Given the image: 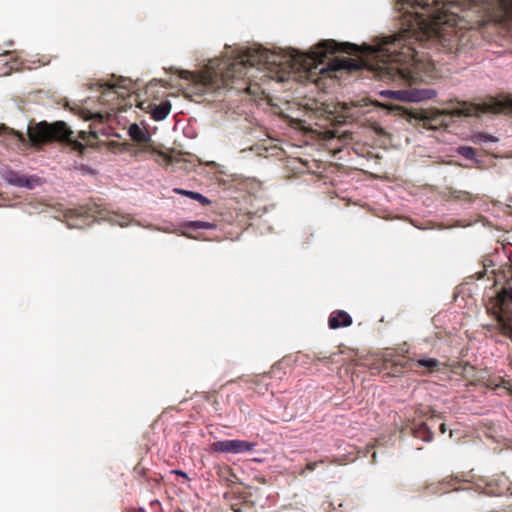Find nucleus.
<instances>
[{
  "mask_svg": "<svg viewBox=\"0 0 512 512\" xmlns=\"http://www.w3.org/2000/svg\"><path fill=\"white\" fill-rule=\"evenodd\" d=\"M487 387H489L491 389L503 387L509 391L512 390V384L510 383V381H507V380L503 379L502 377L489 379L488 383H487Z\"/></svg>",
  "mask_w": 512,
  "mask_h": 512,
  "instance_id": "2eb2a0df",
  "label": "nucleus"
},
{
  "mask_svg": "<svg viewBox=\"0 0 512 512\" xmlns=\"http://www.w3.org/2000/svg\"><path fill=\"white\" fill-rule=\"evenodd\" d=\"M459 200L471 202L473 200V196L469 192L460 191L456 196Z\"/></svg>",
  "mask_w": 512,
  "mask_h": 512,
  "instance_id": "4be33fe9",
  "label": "nucleus"
},
{
  "mask_svg": "<svg viewBox=\"0 0 512 512\" xmlns=\"http://www.w3.org/2000/svg\"><path fill=\"white\" fill-rule=\"evenodd\" d=\"M493 315L501 334L512 341V287H504L493 300Z\"/></svg>",
  "mask_w": 512,
  "mask_h": 512,
  "instance_id": "39448f33",
  "label": "nucleus"
},
{
  "mask_svg": "<svg viewBox=\"0 0 512 512\" xmlns=\"http://www.w3.org/2000/svg\"><path fill=\"white\" fill-rule=\"evenodd\" d=\"M377 368L380 371H386L389 376H399L407 370H413L417 367L426 368L429 372L438 370L440 362L436 358H425L419 360L409 359L404 355L398 354L394 349H386L377 359Z\"/></svg>",
  "mask_w": 512,
  "mask_h": 512,
  "instance_id": "20e7f679",
  "label": "nucleus"
},
{
  "mask_svg": "<svg viewBox=\"0 0 512 512\" xmlns=\"http://www.w3.org/2000/svg\"><path fill=\"white\" fill-rule=\"evenodd\" d=\"M345 351L340 349L338 352H335V353H332L331 355L327 356V355H322V353H317L314 355V360H318V361H321V362H324V363H334V362H337V360H335V357L338 355V354H344Z\"/></svg>",
  "mask_w": 512,
  "mask_h": 512,
  "instance_id": "dca6fc26",
  "label": "nucleus"
},
{
  "mask_svg": "<svg viewBox=\"0 0 512 512\" xmlns=\"http://www.w3.org/2000/svg\"><path fill=\"white\" fill-rule=\"evenodd\" d=\"M188 227L192 229H210L213 224L204 221H193L188 224Z\"/></svg>",
  "mask_w": 512,
  "mask_h": 512,
  "instance_id": "aec40b11",
  "label": "nucleus"
},
{
  "mask_svg": "<svg viewBox=\"0 0 512 512\" xmlns=\"http://www.w3.org/2000/svg\"><path fill=\"white\" fill-rule=\"evenodd\" d=\"M128 134L134 141L139 143H146L150 140L149 135L135 123L130 125Z\"/></svg>",
  "mask_w": 512,
  "mask_h": 512,
  "instance_id": "ddd939ff",
  "label": "nucleus"
},
{
  "mask_svg": "<svg viewBox=\"0 0 512 512\" xmlns=\"http://www.w3.org/2000/svg\"><path fill=\"white\" fill-rule=\"evenodd\" d=\"M349 352H350V354H351L350 356H352V355H355V354H356V353L354 352V350H349Z\"/></svg>",
  "mask_w": 512,
  "mask_h": 512,
  "instance_id": "cd10ccee",
  "label": "nucleus"
},
{
  "mask_svg": "<svg viewBox=\"0 0 512 512\" xmlns=\"http://www.w3.org/2000/svg\"><path fill=\"white\" fill-rule=\"evenodd\" d=\"M352 325L351 316L344 310L333 311L328 318V326L330 329H339L341 327H349Z\"/></svg>",
  "mask_w": 512,
  "mask_h": 512,
  "instance_id": "9d476101",
  "label": "nucleus"
},
{
  "mask_svg": "<svg viewBox=\"0 0 512 512\" xmlns=\"http://www.w3.org/2000/svg\"><path fill=\"white\" fill-rule=\"evenodd\" d=\"M476 139L478 141H483V142H487V141H492V142H495L497 139L493 136H490V135H487V134H484V133H480L478 135H476Z\"/></svg>",
  "mask_w": 512,
  "mask_h": 512,
  "instance_id": "5701e85b",
  "label": "nucleus"
},
{
  "mask_svg": "<svg viewBox=\"0 0 512 512\" xmlns=\"http://www.w3.org/2000/svg\"><path fill=\"white\" fill-rule=\"evenodd\" d=\"M507 110H512V99L498 100L491 98L489 101L477 105L463 102L462 107L455 110V114L459 116H474L480 113H502Z\"/></svg>",
  "mask_w": 512,
  "mask_h": 512,
  "instance_id": "423d86ee",
  "label": "nucleus"
},
{
  "mask_svg": "<svg viewBox=\"0 0 512 512\" xmlns=\"http://www.w3.org/2000/svg\"><path fill=\"white\" fill-rule=\"evenodd\" d=\"M457 151L461 156L469 160H473L476 157L475 149L470 146H460Z\"/></svg>",
  "mask_w": 512,
  "mask_h": 512,
  "instance_id": "f3484780",
  "label": "nucleus"
},
{
  "mask_svg": "<svg viewBox=\"0 0 512 512\" xmlns=\"http://www.w3.org/2000/svg\"><path fill=\"white\" fill-rule=\"evenodd\" d=\"M11 133L17 138L21 144L29 143L32 147L40 148L45 144L53 141L65 143L72 150L83 153L85 145L77 139L73 138V131L69 129L63 121H57L49 124L41 121L28 126L27 138L23 133L11 130Z\"/></svg>",
  "mask_w": 512,
  "mask_h": 512,
  "instance_id": "7ed1b4c3",
  "label": "nucleus"
},
{
  "mask_svg": "<svg viewBox=\"0 0 512 512\" xmlns=\"http://www.w3.org/2000/svg\"><path fill=\"white\" fill-rule=\"evenodd\" d=\"M437 422L436 418H430L428 422H422L413 428V435L416 438L422 439L425 442H430L433 439L432 428Z\"/></svg>",
  "mask_w": 512,
  "mask_h": 512,
  "instance_id": "9b49d317",
  "label": "nucleus"
},
{
  "mask_svg": "<svg viewBox=\"0 0 512 512\" xmlns=\"http://www.w3.org/2000/svg\"><path fill=\"white\" fill-rule=\"evenodd\" d=\"M255 443L244 440H221L210 444V451L216 453L240 454L254 450Z\"/></svg>",
  "mask_w": 512,
  "mask_h": 512,
  "instance_id": "0eeeda50",
  "label": "nucleus"
},
{
  "mask_svg": "<svg viewBox=\"0 0 512 512\" xmlns=\"http://www.w3.org/2000/svg\"><path fill=\"white\" fill-rule=\"evenodd\" d=\"M370 47H360L349 42L339 43L335 40H322L308 53L295 52L289 56H281L264 48H248L236 53L235 56L222 59L217 66L210 67L200 76L199 86L201 92L217 91L221 88L236 89L238 91L250 90L248 70H269L271 72L306 71L309 74L318 70L331 78H337V72H353L360 70L364 65L362 59L347 57H331L336 53L358 55Z\"/></svg>",
  "mask_w": 512,
  "mask_h": 512,
  "instance_id": "f03ea898",
  "label": "nucleus"
},
{
  "mask_svg": "<svg viewBox=\"0 0 512 512\" xmlns=\"http://www.w3.org/2000/svg\"><path fill=\"white\" fill-rule=\"evenodd\" d=\"M78 138L86 141L91 142L97 139V133L95 131H79L78 132Z\"/></svg>",
  "mask_w": 512,
  "mask_h": 512,
  "instance_id": "a211bd4d",
  "label": "nucleus"
},
{
  "mask_svg": "<svg viewBox=\"0 0 512 512\" xmlns=\"http://www.w3.org/2000/svg\"><path fill=\"white\" fill-rule=\"evenodd\" d=\"M175 192L181 195L188 196L189 198L200 202L202 205H207L210 203V201L205 196L198 192L186 191L183 189H175Z\"/></svg>",
  "mask_w": 512,
  "mask_h": 512,
  "instance_id": "4468645a",
  "label": "nucleus"
},
{
  "mask_svg": "<svg viewBox=\"0 0 512 512\" xmlns=\"http://www.w3.org/2000/svg\"><path fill=\"white\" fill-rule=\"evenodd\" d=\"M325 463H332V461H329L328 458H326V459H321L319 461L309 462L306 464L305 469L301 472V475H304L305 471H313L319 465H322Z\"/></svg>",
  "mask_w": 512,
  "mask_h": 512,
  "instance_id": "6ab92c4d",
  "label": "nucleus"
},
{
  "mask_svg": "<svg viewBox=\"0 0 512 512\" xmlns=\"http://www.w3.org/2000/svg\"><path fill=\"white\" fill-rule=\"evenodd\" d=\"M138 107L141 110H144V111L150 113L151 118L153 120L162 121L170 114L172 105H171L170 101H168V100L162 101L160 104H155V103L147 102V101H141L138 104Z\"/></svg>",
  "mask_w": 512,
  "mask_h": 512,
  "instance_id": "1a4fd4ad",
  "label": "nucleus"
},
{
  "mask_svg": "<svg viewBox=\"0 0 512 512\" xmlns=\"http://www.w3.org/2000/svg\"><path fill=\"white\" fill-rule=\"evenodd\" d=\"M412 11L402 17L401 31L397 37L384 43L377 52L378 73L382 80H391L408 88L390 91L397 100L420 102L435 97L430 88L416 85L424 80L429 64L418 58L414 44L423 45L433 38L449 35L458 27V16L450 7L459 0H402Z\"/></svg>",
  "mask_w": 512,
  "mask_h": 512,
  "instance_id": "f257e3e1",
  "label": "nucleus"
},
{
  "mask_svg": "<svg viewBox=\"0 0 512 512\" xmlns=\"http://www.w3.org/2000/svg\"><path fill=\"white\" fill-rule=\"evenodd\" d=\"M143 152H147V151H153L154 152V149H152L150 146H145L143 149H142Z\"/></svg>",
  "mask_w": 512,
  "mask_h": 512,
  "instance_id": "bb28decb",
  "label": "nucleus"
},
{
  "mask_svg": "<svg viewBox=\"0 0 512 512\" xmlns=\"http://www.w3.org/2000/svg\"><path fill=\"white\" fill-rule=\"evenodd\" d=\"M172 472L175 473L178 476H181L183 478L188 479L187 474L184 471H182V470H173Z\"/></svg>",
  "mask_w": 512,
  "mask_h": 512,
  "instance_id": "b1692460",
  "label": "nucleus"
},
{
  "mask_svg": "<svg viewBox=\"0 0 512 512\" xmlns=\"http://www.w3.org/2000/svg\"><path fill=\"white\" fill-rule=\"evenodd\" d=\"M421 119L424 121V125L425 126H429L431 128V123L436 121L437 120V117H431V113L430 112H425L422 116H421Z\"/></svg>",
  "mask_w": 512,
  "mask_h": 512,
  "instance_id": "412c9836",
  "label": "nucleus"
},
{
  "mask_svg": "<svg viewBox=\"0 0 512 512\" xmlns=\"http://www.w3.org/2000/svg\"><path fill=\"white\" fill-rule=\"evenodd\" d=\"M6 180L9 184L17 186V187H25L28 189L34 188L37 179L33 177H27L25 175H21L15 171H9L6 174Z\"/></svg>",
  "mask_w": 512,
  "mask_h": 512,
  "instance_id": "f8f14e48",
  "label": "nucleus"
},
{
  "mask_svg": "<svg viewBox=\"0 0 512 512\" xmlns=\"http://www.w3.org/2000/svg\"><path fill=\"white\" fill-rule=\"evenodd\" d=\"M439 431H440L441 434H444L447 431V427H446L445 423H440L439 424Z\"/></svg>",
  "mask_w": 512,
  "mask_h": 512,
  "instance_id": "393cba45",
  "label": "nucleus"
},
{
  "mask_svg": "<svg viewBox=\"0 0 512 512\" xmlns=\"http://www.w3.org/2000/svg\"><path fill=\"white\" fill-rule=\"evenodd\" d=\"M132 82L129 79L121 78L112 84L101 85L104 88L102 93V101H113L119 97H124L125 92L131 89Z\"/></svg>",
  "mask_w": 512,
  "mask_h": 512,
  "instance_id": "6e6552de",
  "label": "nucleus"
},
{
  "mask_svg": "<svg viewBox=\"0 0 512 512\" xmlns=\"http://www.w3.org/2000/svg\"><path fill=\"white\" fill-rule=\"evenodd\" d=\"M92 117L99 119V121H101V122H102V121H103V119H104L103 115H101V114H99V113H97V114L93 115Z\"/></svg>",
  "mask_w": 512,
  "mask_h": 512,
  "instance_id": "a878e982",
  "label": "nucleus"
}]
</instances>
